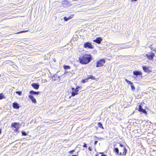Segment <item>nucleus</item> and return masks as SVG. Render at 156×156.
<instances>
[{"mask_svg": "<svg viewBox=\"0 0 156 156\" xmlns=\"http://www.w3.org/2000/svg\"><path fill=\"white\" fill-rule=\"evenodd\" d=\"M114 152L116 155H119L121 156H125L127 150L125 147H122L119 149L117 147H115Z\"/></svg>", "mask_w": 156, "mask_h": 156, "instance_id": "1", "label": "nucleus"}, {"mask_svg": "<svg viewBox=\"0 0 156 156\" xmlns=\"http://www.w3.org/2000/svg\"><path fill=\"white\" fill-rule=\"evenodd\" d=\"M92 58L90 55H86L79 58L80 62L82 64H86L90 62Z\"/></svg>", "mask_w": 156, "mask_h": 156, "instance_id": "2", "label": "nucleus"}, {"mask_svg": "<svg viewBox=\"0 0 156 156\" xmlns=\"http://www.w3.org/2000/svg\"><path fill=\"white\" fill-rule=\"evenodd\" d=\"M105 62V60L104 59H101L97 62L96 67H98L103 66Z\"/></svg>", "mask_w": 156, "mask_h": 156, "instance_id": "3", "label": "nucleus"}, {"mask_svg": "<svg viewBox=\"0 0 156 156\" xmlns=\"http://www.w3.org/2000/svg\"><path fill=\"white\" fill-rule=\"evenodd\" d=\"M20 126V125L19 123L15 122L12 123L11 127H14L15 128L14 129L15 131L17 132Z\"/></svg>", "mask_w": 156, "mask_h": 156, "instance_id": "4", "label": "nucleus"}, {"mask_svg": "<svg viewBox=\"0 0 156 156\" xmlns=\"http://www.w3.org/2000/svg\"><path fill=\"white\" fill-rule=\"evenodd\" d=\"M146 56L150 60H153L154 57V54L153 53H148L146 55Z\"/></svg>", "mask_w": 156, "mask_h": 156, "instance_id": "5", "label": "nucleus"}, {"mask_svg": "<svg viewBox=\"0 0 156 156\" xmlns=\"http://www.w3.org/2000/svg\"><path fill=\"white\" fill-rule=\"evenodd\" d=\"M83 47L85 48H93L92 45L90 43L88 42L84 44Z\"/></svg>", "mask_w": 156, "mask_h": 156, "instance_id": "6", "label": "nucleus"}, {"mask_svg": "<svg viewBox=\"0 0 156 156\" xmlns=\"http://www.w3.org/2000/svg\"><path fill=\"white\" fill-rule=\"evenodd\" d=\"M138 110L140 112H141L146 114H147L146 110L145 109H143L141 105H139Z\"/></svg>", "mask_w": 156, "mask_h": 156, "instance_id": "7", "label": "nucleus"}, {"mask_svg": "<svg viewBox=\"0 0 156 156\" xmlns=\"http://www.w3.org/2000/svg\"><path fill=\"white\" fill-rule=\"evenodd\" d=\"M102 39L101 37H98L96 39L94 40L93 41L98 44H100L101 42L102 41Z\"/></svg>", "mask_w": 156, "mask_h": 156, "instance_id": "8", "label": "nucleus"}, {"mask_svg": "<svg viewBox=\"0 0 156 156\" xmlns=\"http://www.w3.org/2000/svg\"><path fill=\"white\" fill-rule=\"evenodd\" d=\"M133 74L136 76H141L142 75V72L138 71H133Z\"/></svg>", "mask_w": 156, "mask_h": 156, "instance_id": "9", "label": "nucleus"}, {"mask_svg": "<svg viewBox=\"0 0 156 156\" xmlns=\"http://www.w3.org/2000/svg\"><path fill=\"white\" fill-rule=\"evenodd\" d=\"M32 86L34 89H37L39 87V85L37 83H33L31 84Z\"/></svg>", "mask_w": 156, "mask_h": 156, "instance_id": "10", "label": "nucleus"}, {"mask_svg": "<svg viewBox=\"0 0 156 156\" xmlns=\"http://www.w3.org/2000/svg\"><path fill=\"white\" fill-rule=\"evenodd\" d=\"M28 97L34 103H36V100L33 96L29 95H28Z\"/></svg>", "mask_w": 156, "mask_h": 156, "instance_id": "11", "label": "nucleus"}, {"mask_svg": "<svg viewBox=\"0 0 156 156\" xmlns=\"http://www.w3.org/2000/svg\"><path fill=\"white\" fill-rule=\"evenodd\" d=\"M13 107L14 108L18 109L20 108L19 104L16 102L13 103Z\"/></svg>", "mask_w": 156, "mask_h": 156, "instance_id": "12", "label": "nucleus"}, {"mask_svg": "<svg viewBox=\"0 0 156 156\" xmlns=\"http://www.w3.org/2000/svg\"><path fill=\"white\" fill-rule=\"evenodd\" d=\"M73 16H74V15H71V16H69L68 17H64V20H65V21H67L73 18Z\"/></svg>", "mask_w": 156, "mask_h": 156, "instance_id": "13", "label": "nucleus"}, {"mask_svg": "<svg viewBox=\"0 0 156 156\" xmlns=\"http://www.w3.org/2000/svg\"><path fill=\"white\" fill-rule=\"evenodd\" d=\"M72 96H74L75 95L78 94V93L76 92V91L75 90V88L74 87H72Z\"/></svg>", "mask_w": 156, "mask_h": 156, "instance_id": "14", "label": "nucleus"}, {"mask_svg": "<svg viewBox=\"0 0 156 156\" xmlns=\"http://www.w3.org/2000/svg\"><path fill=\"white\" fill-rule=\"evenodd\" d=\"M30 94H40V92H36L32 90L30 91Z\"/></svg>", "mask_w": 156, "mask_h": 156, "instance_id": "15", "label": "nucleus"}, {"mask_svg": "<svg viewBox=\"0 0 156 156\" xmlns=\"http://www.w3.org/2000/svg\"><path fill=\"white\" fill-rule=\"evenodd\" d=\"M143 69L144 71L146 72H148L149 71V68L146 66H143Z\"/></svg>", "mask_w": 156, "mask_h": 156, "instance_id": "16", "label": "nucleus"}, {"mask_svg": "<svg viewBox=\"0 0 156 156\" xmlns=\"http://www.w3.org/2000/svg\"><path fill=\"white\" fill-rule=\"evenodd\" d=\"M130 47V46L129 45H127L123 46L120 48V49H125L129 48Z\"/></svg>", "mask_w": 156, "mask_h": 156, "instance_id": "17", "label": "nucleus"}, {"mask_svg": "<svg viewBox=\"0 0 156 156\" xmlns=\"http://www.w3.org/2000/svg\"><path fill=\"white\" fill-rule=\"evenodd\" d=\"M87 79H95V77L92 75L88 76H87Z\"/></svg>", "mask_w": 156, "mask_h": 156, "instance_id": "18", "label": "nucleus"}, {"mask_svg": "<svg viewBox=\"0 0 156 156\" xmlns=\"http://www.w3.org/2000/svg\"><path fill=\"white\" fill-rule=\"evenodd\" d=\"M98 126L99 127L103 129L102 125L101 122H98Z\"/></svg>", "mask_w": 156, "mask_h": 156, "instance_id": "19", "label": "nucleus"}, {"mask_svg": "<svg viewBox=\"0 0 156 156\" xmlns=\"http://www.w3.org/2000/svg\"><path fill=\"white\" fill-rule=\"evenodd\" d=\"M64 68L66 69H69L70 68V67L69 66L65 65L63 66Z\"/></svg>", "mask_w": 156, "mask_h": 156, "instance_id": "20", "label": "nucleus"}, {"mask_svg": "<svg viewBox=\"0 0 156 156\" xmlns=\"http://www.w3.org/2000/svg\"><path fill=\"white\" fill-rule=\"evenodd\" d=\"M4 98V96L3 94L2 93L0 94V100Z\"/></svg>", "mask_w": 156, "mask_h": 156, "instance_id": "21", "label": "nucleus"}, {"mask_svg": "<svg viewBox=\"0 0 156 156\" xmlns=\"http://www.w3.org/2000/svg\"><path fill=\"white\" fill-rule=\"evenodd\" d=\"M63 2L64 3H63L62 4H64V3H65L66 5H68L69 4V2L67 0H64Z\"/></svg>", "mask_w": 156, "mask_h": 156, "instance_id": "22", "label": "nucleus"}, {"mask_svg": "<svg viewBox=\"0 0 156 156\" xmlns=\"http://www.w3.org/2000/svg\"><path fill=\"white\" fill-rule=\"evenodd\" d=\"M21 133L22 134V135L23 136H25L27 135V134L25 131H22L21 132Z\"/></svg>", "mask_w": 156, "mask_h": 156, "instance_id": "23", "label": "nucleus"}, {"mask_svg": "<svg viewBox=\"0 0 156 156\" xmlns=\"http://www.w3.org/2000/svg\"><path fill=\"white\" fill-rule=\"evenodd\" d=\"M88 79H87V77H86L85 79H84L82 80V82L83 83H84L86 82L87 81Z\"/></svg>", "mask_w": 156, "mask_h": 156, "instance_id": "24", "label": "nucleus"}, {"mask_svg": "<svg viewBox=\"0 0 156 156\" xmlns=\"http://www.w3.org/2000/svg\"><path fill=\"white\" fill-rule=\"evenodd\" d=\"M16 93L20 95H21L22 92L21 91H17L16 92Z\"/></svg>", "mask_w": 156, "mask_h": 156, "instance_id": "25", "label": "nucleus"}, {"mask_svg": "<svg viewBox=\"0 0 156 156\" xmlns=\"http://www.w3.org/2000/svg\"><path fill=\"white\" fill-rule=\"evenodd\" d=\"M130 85H131L132 90H134L135 89V88L133 86V83L132 84H131Z\"/></svg>", "mask_w": 156, "mask_h": 156, "instance_id": "26", "label": "nucleus"}, {"mask_svg": "<svg viewBox=\"0 0 156 156\" xmlns=\"http://www.w3.org/2000/svg\"><path fill=\"white\" fill-rule=\"evenodd\" d=\"M28 31H29L28 30H25V31H22L20 32H18L17 33H23V32H27Z\"/></svg>", "mask_w": 156, "mask_h": 156, "instance_id": "27", "label": "nucleus"}, {"mask_svg": "<svg viewBox=\"0 0 156 156\" xmlns=\"http://www.w3.org/2000/svg\"><path fill=\"white\" fill-rule=\"evenodd\" d=\"M127 83H128V84H130V85L133 84V83L130 81H128Z\"/></svg>", "mask_w": 156, "mask_h": 156, "instance_id": "28", "label": "nucleus"}, {"mask_svg": "<svg viewBox=\"0 0 156 156\" xmlns=\"http://www.w3.org/2000/svg\"><path fill=\"white\" fill-rule=\"evenodd\" d=\"M75 151V150H72L71 151H70L69 153H70V154H72L73 153V152H74Z\"/></svg>", "mask_w": 156, "mask_h": 156, "instance_id": "29", "label": "nucleus"}, {"mask_svg": "<svg viewBox=\"0 0 156 156\" xmlns=\"http://www.w3.org/2000/svg\"><path fill=\"white\" fill-rule=\"evenodd\" d=\"M76 91V92L78 93V92L79 91V90H78V89L77 88L75 89V90Z\"/></svg>", "mask_w": 156, "mask_h": 156, "instance_id": "30", "label": "nucleus"}, {"mask_svg": "<svg viewBox=\"0 0 156 156\" xmlns=\"http://www.w3.org/2000/svg\"><path fill=\"white\" fill-rule=\"evenodd\" d=\"M84 145L83 146V147H87V144H85V143H84Z\"/></svg>", "mask_w": 156, "mask_h": 156, "instance_id": "31", "label": "nucleus"}, {"mask_svg": "<svg viewBox=\"0 0 156 156\" xmlns=\"http://www.w3.org/2000/svg\"><path fill=\"white\" fill-rule=\"evenodd\" d=\"M119 146L121 147L120 148H122V147H125L122 144H120Z\"/></svg>", "mask_w": 156, "mask_h": 156, "instance_id": "32", "label": "nucleus"}, {"mask_svg": "<svg viewBox=\"0 0 156 156\" xmlns=\"http://www.w3.org/2000/svg\"><path fill=\"white\" fill-rule=\"evenodd\" d=\"M88 149L90 151H92V149L90 147H88Z\"/></svg>", "mask_w": 156, "mask_h": 156, "instance_id": "33", "label": "nucleus"}, {"mask_svg": "<svg viewBox=\"0 0 156 156\" xmlns=\"http://www.w3.org/2000/svg\"><path fill=\"white\" fill-rule=\"evenodd\" d=\"M98 141H95L94 142V144L96 145L98 143Z\"/></svg>", "mask_w": 156, "mask_h": 156, "instance_id": "34", "label": "nucleus"}, {"mask_svg": "<svg viewBox=\"0 0 156 156\" xmlns=\"http://www.w3.org/2000/svg\"><path fill=\"white\" fill-rule=\"evenodd\" d=\"M137 0H131L132 2H135V1H136Z\"/></svg>", "mask_w": 156, "mask_h": 156, "instance_id": "35", "label": "nucleus"}, {"mask_svg": "<svg viewBox=\"0 0 156 156\" xmlns=\"http://www.w3.org/2000/svg\"><path fill=\"white\" fill-rule=\"evenodd\" d=\"M80 87H79V86H78V87H77L76 88H77V89H79V88H80Z\"/></svg>", "mask_w": 156, "mask_h": 156, "instance_id": "36", "label": "nucleus"}, {"mask_svg": "<svg viewBox=\"0 0 156 156\" xmlns=\"http://www.w3.org/2000/svg\"><path fill=\"white\" fill-rule=\"evenodd\" d=\"M127 83L128 81H129V80H128L127 79H125Z\"/></svg>", "mask_w": 156, "mask_h": 156, "instance_id": "37", "label": "nucleus"}, {"mask_svg": "<svg viewBox=\"0 0 156 156\" xmlns=\"http://www.w3.org/2000/svg\"><path fill=\"white\" fill-rule=\"evenodd\" d=\"M1 133H2V130H1V129H0V135L1 134Z\"/></svg>", "mask_w": 156, "mask_h": 156, "instance_id": "38", "label": "nucleus"}, {"mask_svg": "<svg viewBox=\"0 0 156 156\" xmlns=\"http://www.w3.org/2000/svg\"><path fill=\"white\" fill-rule=\"evenodd\" d=\"M101 156H106V155L104 154H102Z\"/></svg>", "mask_w": 156, "mask_h": 156, "instance_id": "39", "label": "nucleus"}, {"mask_svg": "<svg viewBox=\"0 0 156 156\" xmlns=\"http://www.w3.org/2000/svg\"><path fill=\"white\" fill-rule=\"evenodd\" d=\"M72 156H77L76 155H73Z\"/></svg>", "mask_w": 156, "mask_h": 156, "instance_id": "40", "label": "nucleus"}, {"mask_svg": "<svg viewBox=\"0 0 156 156\" xmlns=\"http://www.w3.org/2000/svg\"><path fill=\"white\" fill-rule=\"evenodd\" d=\"M100 154H103V153H102V152H101V153H99Z\"/></svg>", "mask_w": 156, "mask_h": 156, "instance_id": "41", "label": "nucleus"}, {"mask_svg": "<svg viewBox=\"0 0 156 156\" xmlns=\"http://www.w3.org/2000/svg\"><path fill=\"white\" fill-rule=\"evenodd\" d=\"M95 156H98V155H96Z\"/></svg>", "mask_w": 156, "mask_h": 156, "instance_id": "42", "label": "nucleus"}]
</instances>
